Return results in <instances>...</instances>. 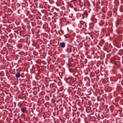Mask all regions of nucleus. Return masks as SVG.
<instances>
[{
	"instance_id": "obj_1",
	"label": "nucleus",
	"mask_w": 123,
	"mask_h": 123,
	"mask_svg": "<svg viewBox=\"0 0 123 123\" xmlns=\"http://www.w3.org/2000/svg\"><path fill=\"white\" fill-rule=\"evenodd\" d=\"M60 45L61 47L62 48H64L65 46V43L63 42H60Z\"/></svg>"
},
{
	"instance_id": "obj_3",
	"label": "nucleus",
	"mask_w": 123,
	"mask_h": 123,
	"mask_svg": "<svg viewBox=\"0 0 123 123\" xmlns=\"http://www.w3.org/2000/svg\"><path fill=\"white\" fill-rule=\"evenodd\" d=\"M55 100L53 99H51V102L53 103H55Z\"/></svg>"
},
{
	"instance_id": "obj_4",
	"label": "nucleus",
	"mask_w": 123,
	"mask_h": 123,
	"mask_svg": "<svg viewBox=\"0 0 123 123\" xmlns=\"http://www.w3.org/2000/svg\"><path fill=\"white\" fill-rule=\"evenodd\" d=\"M66 50V52H71V50L68 49H67V50Z\"/></svg>"
},
{
	"instance_id": "obj_2",
	"label": "nucleus",
	"mask_w": 123,
	"mask_h": 123,
	"mask_svg": "<svg viewBox=\"0 0 123 123\" xmlns=\"http://www.w3.org/2000/svg\"><path fill=\"white\" fill-rule=\"evenodd\" d=\"M15 76L17 78H19L20 76V74L19 73L17 72L15 74Z\"/></svg>"
},
{
	"instance_id": "obj_5",
	"label": "nucleus",
	"mask_w": 123,
	"mask_h": 123,
	"mask_svg": "<svg viewBox=\"0 0 123 123\" xmlns=\"http://www.w3.org/2000/svg\"><path fill=\"white\" fill-rule=\"evenodd\" d=\"M25 108H23L21 109V111L23 113L25 111Z\"/></svg>"
}]
</instances>
